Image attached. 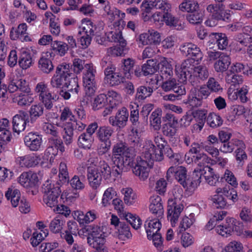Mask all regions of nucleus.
<instances>
[{"label": "nucleus", "mask_w": 252, "mask_h": 252, "mask_svg": "<svg viewBox=\"0 0 252 252\" xmlns=\"http://www.w3.org/2000/svg\"><path fill=\"white\" fill-rule=\"evenodd\" d=\"M193 58L185 60L181 64L180 82L197 86L209 77V71L205 65H197Z\"/></svg>", "instance_id": "nucleus-1"}, {"label": "nucleus", "mask_w": 252, "mask_h": 252, "mask_svg": "<svg viewBox=\"0 0 252 252\" xmlns=\"http://www.w3.org/2000/svg\"><path fill=\"white\" fill-rule=\"evenodd\" d=\"M59 181L56 184L47 181L43 185V200L44 203L52 208L58 203V198L61 193L60 186L69 183V175L65 163L62 162L60 164Z\"/></svg>", "instance_id": "nucleus-2"}, {"label": "nucleus", "mask_w": 252, "mask_h": 252, "mask_svg": "<svg viewBox=\"0 0 252 252\" xmlns=\"http://www.w3.org/2000/svg\"><path fill=\"white\" fill-rule=\"evenodd\" d=\"M200 173L199 169H195L191 174L187 175L186 168H180L177 173L176 180L186 190L192 192L201 182Z\"/></svg>", "instance_id": "nucleus-3"}, {"label": "nucleus", "mask_w": 252, "mask_h": 252, "mask_svg": "<svg viewBox=\"0 0 252 252\" xmlns=\"http://www.w3.org/2000/svg\"><path fill=\"white\" fill-rule=\"evenodd\" d=\"M102 229L95 226L92 228L88 234L87 242L89 245L95 250V252H109L105 245V239Z\"/></svg>", "instance_id": "nucleus-4"}, {"label": "nucleus", "mask_w": 252, "mask_h": 252, "mask_svg": "<svg viewBox=\"0 0 252 252\" xmlns=\"http://www.w3.org/2000/svg\"><path fill=\"white\" fill-rule=\"evenodd\" d=\"M115 65L109 63L104 70L105 80L111 87H116L126 80L125 76L122 73L116 72Z\"/></svg>", "instance_id": "nucleus-5"}, {"label": "nucleus", "mask_w": 252, "mask_h": 252, "mask_svg": "<svg viewBox=\"0 0 252 252\" xmlns=\"http://www.w3.org/2000/svg\"><path fill=\"white\" fill-rule=\"evenodd\" d=\"M157 150L152 141H149L146 143L143 147V151L141 157L151 164L152 161H161L163 159V153L160 152V150Z\"/></svg>", "instance_id": "nucleus-6"}, {"label": "nucleus", "mask_w": 252, "mask_h": 252, "mask_svg": "<svg viewBox=\"0 0 252 252\" xmlns=\"http://www.w3.org/2000/svg\"><path fill=\"white\" fill-rule=\"evenodd\" d=\"M151 163L141 157H137L135 165L132 167L133 173L141 181L146 180L149 177L151 168Z\"/></svg>", "instance_id": "nucleus-7"}, {"label": "nucleus", "mask_w": 252, "mask_h": 252, "mask_svg": "<svg viewBox=\"0 0 252 252\" xmlns=\"http://www.w3.org/2000/svg\"><path fill=\"white\" fill-rule=\"evenodd\" d=\"M24 143L31 151L37 152L42 148V136L37 132L28 133L24 138Z\"/></svg>", "instance_id": "nucleus-8"}, {"label": "nucleus", "mask_w": 252, "mask_h": 252, "mask_svg": "<svg viewBox=\"0 0 252 252\" xmlns=\"http://www.w3.org/2000/svg\"><path fill=\"white\" fill-rule=\"evenodd\" d=\"M180 50L183 56L194 59L195 62L201 61L203 58L200 49L191 42H186L181 45Z\"/></svg>", "instance_id": "nucleus-9"}, {"label": "nucleus", "mask_w": 252, "mask_h": 252, "mask_svg": "<svg viewBox=\"0 0 252 252\" xmlns=\"http://www.w3.org/2000/svg\"><path fill=\"white\" fill-rule=\"evenodd\" d=\"M158 80L156 77L155 78H152L151 81L144 85L140 86L136 89L135 97L139 100H143L147 97H150L154 92V90L157 89L156 85L158 84Z\"/></svg>", "instance_id": "nucleus-10"}, {"label": "nucleus", "mask_w": 252, "mask_h": 252, "mask_svg": "<svg viewBox=\"0 0 252 252\" xmlns=\"http://www.w3.org/2000/svg\"><path fill=\"white\" fill-rule=\"evenodd\" d=\"M206 10L215 19L225 21L229 20L230 17V13L225 10V6L222 3L209 4L207 6Z\"/></svg>", "instance_id": "nucleus-11"}, {"label": "nucleus", "mask_w": 252, "mask_h": 252, "mask_svg": "<svg viewBox=\"0 0 252 252\" xmlns=\"http://www.w3.org/2000/svg\"><path fill=\"white\" fill-rule=\"evenodd\" d=\"M30 122V119L28 113L24 111H19V113L13 118V131L19 134L25 129L27 124Z\"/></svg>", "instance_id": "nucleus-12"}, {"label": "nucleus", "mask_w": 252, "mask_h": 252, "mask_svg": "<svg viewBox=\"0 0 252 252\" xmlns=\"http://www.w3.org/2000/svg\"><path fill=\"white\" fill-rule=\"evenodd\" d=\"M129 117V112L126 107H122L116 113L115 117L109 119L110 124L114 126L124 128L126 125Z\"/></svg>", "instance_id": "nucleus-13"}, {"label": "nucleus", "mask_w": 252, "mask_h": 252, "mask_svg": "<svg viewBox=\"0 0 252 252\" xmlns=\"http://www.w3.org/2000/svg\"><path fill=\"white\" fill-rule=\"evenodd\" d=\"M167 207V219L170 221L172 226H174L178 220L183 207L182 205H177L173 199L168 200Z\"/></svg>", "instance_id": "nucleus-14"}, {"label": "nucleus", "mask_w": 252, "mask_h": 252, "mask_svg": "<svg viewBox=\"0 0 252 252\" xmlns=\"http://www.w3.org/2000/svg\"><path fill=\"white\" fill-rule=\"evenodd\" d=\"M149 209L150 212L157 218H162L164 213L161 197L155 194L150 198Z\"/></svg>", "instance_id": "nucleus-15"}, {"label": "nucleus", "mask_w": 252, "mask_h": 252, "mask_svg": "<svg viewBox=\"0 0 252 252\" xmlns=\"http://www.w3.org/2000/svg\"><path fill=\"white\" fill-rule=\"evenodd\" d=\"M208 42L216 44L220 50L226 48L228 44V39L226 34L222 32H211L208 35Z\"/></svg>", "instance_id": "nucleus-16"}, {"label": "nucleus", "mask_w": 252, "mask_h": 252, "mask_svg": "<svg viewBox=\"0 0 252 252\" xmlns=\"http://www.w3.org/2000/svg\"><path fill=\"white\" fill-rule=\"evenodd\" d=\"M226 220V224L218 225L216 228V230L220 235L227 237L232 231H238L236 226V223L238 222L234 218L227 219Z\"/></svg>", "instance_id": "nucleus-17"}, {"label": "nucleus", "mask_w": 252, "mask_h": 252, "mask_svg": "<svg viewBox=\"0 0 252 252\" xmlns=\"http://www.w3.org/2000/svg\"><path fill=\"white\" fill-rule=\"evenodd\" d=\"M138 40L143 45H145L159 43L161 39L159 33L151 29L147 33L141 34L139 36Z\"/></svg>", "instance_id": "nucleus-18"}, {"label": "nucleus", "mask_w": 252, "mask_h": 252, "mask_svg": "<svg viewBox=\"0 0 252 252\" xmlns=\"http://www.w3.org/2000/svg\"><path fill=\"white\" fill-rule=\"evenodd\" d=\"M95 167H93L105 180H109L112 177L111 168L105 160H97L94 164Z\"/></svg>", "instance_id": "nucleus-19"}, {"label": "nucleus", "mask_w": 252, "mask_h": 252, "mask_svg": "<svg viewBox=\"0 0 252 252\" xmlns=\"http://www.w3.org/2000/svg\"><path fill=\"white\" fill-rule=\"evenodd\" d=\"M200 172L201 177L203 176L206 182L210 186H215L219 183V176L214 173L213 168L210 166L199 169Z\"/></svg>", "instance_id": "nucleus-20"}, {"label": "nucleus", "mask_w": 252, "mask_h": 252, "mask_svg": "<svg viewBox=\"0 0 252 252\" xmlns=\"http://www.w3.org/2000/svg\"><path fill=\"white\" fill-rule=\"evenodd\" d=\"M87 178L90 187L94 189H96L101 184L102 177L93 167L87 169Z\"/></svg>", "instance_id": "nucleus-21"}, {"label": "nucleus", "mask_w": 252, "mask_h": 252, "mask_svg": "<svg viewBox=\"0 0 252 252\" xmlns=\"http://www.w3.org/2000/svg\"><path fill=\"white\" fill-rule=\"evenodd\" d=\"M32 93H16L13 95V102L17 103L20 106H27L31 105L34 100Z\"/></svg>", "instance_id": "nucleus-22"}, {"label": "nucleus", "mask_w": 252, "mask_h": 252, "mask_svg": "<svg viewBox=\"0 0 252 252\" xmlns=\"http://www.w3.org/2000/svg\"><path fill=\"white\" fill-rule=\"evenodd\" d=\"M239 147L245 148L246 145L243 141L234 138L221 143L220 150L223 153H231Z\"/></svg>", "instance_id": "nucleus-23"}, {"label": "nucleus", "mask_w": 252, "mask_h": 252, "mask_svg": "<svg viewBox=\"0 0 252 252\" xmlns=\"http://www.w3.org/2000/svg\"><path fill=\"white\" fill-rule=\"evenodd\" d=\"M40 160L39 156L35 154H29L18 158L19 164L21 167H32L37 165Z\"/></svg>", "instance_id": "nucleus-24"}, {"label": "nucleus", "mask_w": 252, "mask_h": 252, "mask_svg": "<svg viewBox=\"0 0 252 252\" xmlns=\"http://www.w3.org/2000/svg\"><path fill=\"white\" fill-rule=\"evenodd\" d=\"M131 149L127 146L126 143L122 141L115 144L112 148L111 160H115V158L118 160Z\"/></svg>", "instance_id": "nucleus-25"}, {"label": "nucleus", "mask_w": 252, "mask_h": 252, "mask_svg": "<svg viewBox=\"0 0 252 252\" xmlns=\"http://www.w3.org/2000/svg\"><path fill=\"white\" fill-rule=\"evenodd\" d=\"M162 218H157L152 220H147L145 223V227L147 234V237L150 238L152 234L159 232L161 227L160 220Z\"/></svg>", "instance_id": "nucleus-26"}, {"label": "nucleus", "mask_w": 252, "mask_h": 252, "mask_svg": "<svg viewBox=\"0 0 252 252\" xmlns=\"http://www.w3.org/2000/svg\"><path fill=\"white\" fill-rule=\"evenodd\" d=\"M47 53L43 54L38 61V67L45 73H49L54 69V65Z\"/></svg>", "instance_id": "nucleus-27"}, {"label": "nucleus", "mask_w": 252, "mask_h": 252, "mask_svg": "<svg viewBox=\"0 0 252 252\" xmlns=\"http://www.w3.org/2000/svg\"><path fill=\"white\" fill-rule=\"evenodd\" d=\"M44 111V106L42 104L38 103L32 105L29 111L30 122L32 124L34 123L38 118L43 116Z\"/></svg>", "instance_id": "nucleus-28"}, {"label": "nucleus", "mask_w": 252, "mask_h": 252, "mask_svg": "<svg viewBox=\"0 0 252 252\" xmlns=\"http://www.w3.org/2000/svg\"><path fill=\"white\" fill-rule=\"evenodd\" d=\"M27 30V26L26 23L20 24L17 28L12 27L10 30V38L12 40H16L18 38L22 39L24 37L26 39V37H28L25 35Z\"/></svg>", "instance_id": "nucleus-29"}, {"label": "nucleus", "mask_w": 252, "mask_h": 252, "mask_svg": "<svg viewBox=\"0 0 252 252\" xmlns=\"http://www.w3.org/2000/svg\"><path fill=\"white\" fill-rule=\"evenodd\" d=\"M114 130L109 126H102L99 127L96 131V136L101 142L111 141L110 138L112 136Z\"/></svg>", "instance_id": "nucleus-30"}, {"label": "nucleus", "mask_w": 252, "mask_h": 252, "mask_svg": "<svg viewBox=\"0 0 252 252\" xmlns=\"http://www.w3.org/2000/svg\"><path fill=\"white\" fill-rule=\"evenodd\" d=\"M191 161L194 162L200 167V168H204L206 166H209L206 164L210 163L211 158H209L204 153H200L191 157Z\"/></svg>", "instance_id": "nucleus-31"}, {"label": "nucleus", "mask_w": 252, "mask_h": 252, "mask_svg": "<svg viewBox=\"0 0 252 252\" xmlns=\"http://www.w3.org/2000/svg\"><path fill=\"white\" fill-rule=\"evenodd\" d=\"M81 30L79 31L78 34L82 35L84 33L91 37L99 33V29L90 20L86 22Z\"/></svg>", "instance_id": "nucleus-32"}, {"label": "nucleus", "mask_w": 252, "mask_h": 252, "mask_svg": "<svg viewBox=\"0 0 252 252\" xmlns=\"http://www.w3.org/2000/svg\"><path fill=\"white\" fill-rule=\"evenodd\" d=\"M96 71L93 64L86 65V70L83 73V85L89 82H95V74Z\"/></svg>", "instance_id": "nucleus-33"}, {"label": "nucleus", "mask_w": 252, "mask_h": 252, "mask_svg": "<svg viewBox=\"0 0 252 252\" xmlns=\"http://www.w3.org/2000/svg\"><path fill=\"white\" fill-rule=\"evenodd\" d=\"M230 63L229 56L225 54L222 55V57L214 63V68L216 71L222 72L227 69Z\"/></svg>", "instance_id": "nucleus-34"}, {"label": "nucleus", "mask_w": 252, "mask_h": 252, "mask_svg": "<svg viewBox=\"0 0 252 252\" xmlns=\"http://www.w3.org/2000/svg\"><path fill=\"white\" fill-rule=\"evenodd\" d=\"M72 63L70 65L71 70L75 74H80L85 68L86 70V65L93 64L92 63H86L84 60L75 57L72 60Z\"/></svg>", "instance_id": "nucleus-35"}, {"label": "nucleus", "mask_w": 252, "mask_h": 252, "mask_svg": "<svg viewBox=\"0 0 252 252\" xmlns=\"http://www.w3.org/2000/svg\"><path fill=\"white\" fill-rule=\"evenodd\" d=\"M58 99L57 95L51 92L39 98V100L43 103L46 110H51L53 106V103Z\"/></svg>", "instance_id": "nucleus-36"}, {"label": "nucleus", "mask_w": 252, "mask_h": 252, "mask_svg": "<svg viewBox=\"0 0 252 252\" xmlns=\"http://www.w3.org/2000/svg\"><path fill=\"white\" fill-rule=\"evenodd\" d=\"M162 111L157 109L154 111L150 116V123L155 130H159L161 127Z\"/></svg>", "instance_id": "nucleus-37"}, {"label": "nucleus", "mask_w": 252, "mask_h": 252, "mask_svg": "<svg viewBox=\"0 0 252 252\" xmlns=\"http://www.w3.org/2000/svg\"><path fill=\"white\" fill-rule=\"evenodd\" d=\"M179 9L183 12H193L199 9L197 2L192 0H184L179 5Z\"/></svg>", "instance_id": "nucleus-38"}, {"label": "nucleus", "mask_w": 252, "mask_h": 252, "mask_svg": "<svg viewBox=\"0 0 252 252\" xmlns=\"http://www.w3.org/2000/svg\"><path fill=\"white\" fill-rule=\"evenodd\" d=\"M64 88L70 91L72 94H77L79 91L77 78L72 76L67 79L64 83Z\"/></svg>", "instance_id": "nucleus-39"}, {"label": "nucleus", "mask_w": 252, "mask_h": 252, "mask_svg": "<svg viewBox=\"0 0 252 252\" xmlns=\"http://www.w3.org/2000/svg\"><path fill=\"white\" fill-rule=\"evenodd\" d=\"M186 104L192 107H198L202 104L201 98L198 97L196 93V88H193L190 90Z\"/></svg>", "instance_id": "nucleus-40"}, {"label": "nucleus", "mask_w": 252, "mask_h": 252, "mask_svg": "<svg viewBox=\"0 0 252 252\" xmlns=\"http://www.w3.org/2000/svg\"><path fill=\"white\" fill-rule=\"evenodd\" d=\"M51 47L53 50L60 56H63L67 53L68 47L66 43L55 40L52 42Z\"/></svg>", "instance_id": "nucleus-41"}, {"label": "nucleus", "mask_w": 252, "mask_h": 252, "mask_svg": "<svg viewBox=\"0 0 252 252\" xmlns=\"http://www.w3.org/2000/svg\"><path fill=\"white\" fill-rule=\"evenodd\" d=\"M123 65L122 68L124 75L128 78L131 74H133V68L134 67L135 61L131 58H127L122 60Z\"/></svg>", "instance_id": "nucleus-42"}, {"label": "nucleus", "mask_w": 252, "mask_h": 252, "mask_svg": "<svg viewBox=\"0 0 252 252\" xmlns=\"http://www.w3.org/2000/svg\"><path fill=\"white\" fill-rule=\"evenodd\" d=\"M121 192L124 195V200L126 204L130 205L135 202L137 196L131 188H123Z\"/></svg>", "instance_id": "nucleus-43"}, {"label": "nucleus", "mask_w": 252, "mask_h": 252, "mask_svg": "<svg viewBox=\"0 0 252 252\" xmlns=\"http://www.w3.org/2000/svg\"><path fill=\"white\" fill-rule=\"evenodd\" d=\"M207 123L211 127H218L222 125L223 120L218 114L212 112L207 116Z\"/></svg>", "instance_id": "nucleus-44"}, {"label": "nucleus", "mask_w": 252, "mask_h": 252, "mask_svg": "<svg viewBox=\"0 0 252 252\" xmlns=\"http://www.w3.org/2000/svg\"><path fill=\"white\" fill-rule=\"evenodd\" d=\"M19 65L23 69L29 68L33 63L32 59L30 53L23 52L19 57Z\"/></svg>", "instance_id": "nucleus-45"}, {"label": "nucleus", "mask_w": 252, "mask_h": 252, "mask_svg": "<svg viewBox=\"0 0 252 252\" xmlns=\"http://www.w3.org/2000/svg\"><path fill=\"white\" fill-rule=\"evenodd\" d=\"M78 141L80 147L85 149H90L91 148L93 139L90 134L84 132L79 136Z\"/></svg>", "instance_id": "nucleus-46"}, {"label": "nucleus", "mask_w": 252, "mask_h": 252, "mask_svg": "<svg viewBox=\"0 0 252 252\" xmlns=\"http://www.w3.org/2000/svg\"><path fill=\"white\" fill-rule=\"evenodd\" d=\"M71 70L70 65L69 63H63L58 65L56 68V73L68 79L73 76L71 72Z\"/></svg>", "instance_id": "nucleus-47"}, {"label": "nucleus", "mask_w": 252, "mask_h": 252, "mask_svg": "<svg viewBox=\"0 0 252 252\" xmlns=\"http://www.w3.org/2000/svg\"><path fill=\"white\" fill-rule=\"evenodd\" d=\"M86 181L85 176H74L69 181L72 188L76 190H81L85 188V182Z\"/></svg>", "instance_id": "nucleus-48"}, {"label": "nucleus", "mask_w": 252, "mask_h": 252, "mask_svg": "<svg viewBox=\"0 0 252 252\" xmlns=\"http://www.w3.org/2000/svg\"><path fill=\"white\" fill-rule=\"evenodd\" d=\"M225 80L227 84L231 86L235 87L237 85L241 84L243 82V79L241 75L227 71L225 77Z\"/></svg>", "instance_id": "nucleus-49"}, {"label": "nucleus", "mask_w": 252, "mask_h": 252, "mask_svg": "<svg viewBox=\"0 0 252 252\" xmlns=\"http://www.w3.org/2000/svg\"><path fill=\"white\" fill-rule=\"evenodd\" d=\"M66 81H67V79L65 77L55 73L51 79L50 85L53 88L63 89L64 88V83Z\"/></svg>", "instance_id": "nucleus-50"}, {"label": "nucleus", "mask_w": 252, "mask_h": 252, "mask_svg": "<svg viewBox=\"0 0 252 252\" xmlns=\"http://www.w3.org/2000/svg\"><path fill=\"white\" fill-rule=\"evenodd\" d=\"M245 148L239 147L235 151V159L238 165L242 167L248 159V156L245 151Z\"/></svg>", "instance_id": "nucleus-51"}, {"label": "nucleus", "mask_w": 252, "mask_h": 252, "mask_svg": "<svg viewBox=\"0 0 252 252\" xmlns=\"http://www.w3.org/2000/svg\"><path fill=\"white\" fill-rule=\"evenodd\" d=\"M107 37L111 42H118L121 46L126 45V40L123 38L122 32L120 31L110 32Z\"/></svg>", "instance_id": "nucleus-52"}, {"label": "nucleus", "mask_w": 252, "mask_h": 252, "mask_svg": "<svg viewBox=\"0 0 252 252\" xmlns=\"http://www.w3.org/2000/svg\"><path fill=\"white\" fill-rule=\"evenodd\" d=\"M142 67L144 76L152 75L157 71V63L153 60H148L147 63L144 64Z\"/></svg>", "instance_id": "nucleus-53"}, {"label": "nucleus", "mask_w": 252, "mask_h": 252, "mask_svg": "<svg viewBox=\"0 0 252 252\" xmlns=\"http://www.w3.org/2000/svg\"><path fill=\"white\" fill-rule=\"evenodd\" d=\"M132 152V149H131L126 154V155L123 156L121 158L118 159L119 160H120L119 161L123 162V164L124 167L129 166L130 167H133L135 165L136 161H134V155Z\"/></svg>", "instance_id": "nucleus-54"}, {"label": "nucleus", "mask_w": 252, "mask_h": 252, "mask_svg": "<svg viewBox=\"0 0 252 252\" xmlns=\"http://www.w3.org/2000/svg\"><path fill=\"white\" fill-rule=\"evenodd\" d=\"M119 235L121 239L129 238L132 236L130 231V227L127 221L120 222V226L118 227Z\"/></svg>", "instance_id": "nucleus-55"}, {"label": "nucleus", "mask_w": 252, "mask_h": 252, "mask_svg": "<svg viewBox=\"0 0 252 252\" xmlns=\"http://www.w3.org/2000/svg\"><path fill=\"white\" fill-rule=\"evenodd\" d=\"M234 39L236 42L239 43L242 47H246L252 43V36L249 34L238 33L234 36Z\"/></svg>", "instance_id": "nucleus-56"}, {"label": "nucleus", "mask_w": 252, "mask_h": 252, "mask_svg": "<svg viewBox=\"0 0 252 252\" xmlns=\"http://www.w3.org/2000/svg\"><path fill=\"white\" fill-rule=\"evenodd\" d=\"M43 233L34 232L31 239V244L33 247H36L48 234L47 229L45 230H41Z\"/></svg>", "instance_id": "nucleus-57"}, {"label": "nucleus", "mask_w": 252, "mask_h": 252, "mask_svg": "<svg viewBox=\"0 0 252 252\" xmlns=\"http://www.w3.org/2000/svg\"><path fill=\"white\" fill-rule=\"evenodd\" d=\"M131 132L133 134L135 140L133 141L138 142L139 134L144 131V126L142 123H140L139 121L131 123Z\"/></svg>", "instance_id": "nucleus-58"}, {"label": "nucleus", "mask_w": 252, "mask_h": 252, "mask_svg": "<svg viewBox=\"0 0 252 252\" xmlns=\"http://www.w3.org/2000/svg\"><path fill=\"white\" fill-rule=\"evenodd\" d=\"M250 70V67L248 65L245 66L243 64L239 63H237L230 67L229 70L227 71L231 73H234L235 74L242 72L244 74L248 75L249 72V70Z\"/></svg>", "instance_id": "nucleus-59"}, {"label": "nucleus", "mask_w": 252, "mask_h": 252, "mask_svg": "<svg viewBox=\"0 0 252 252\" xmlns=\"http://www.w3.org/2000/svg\"><path fill=\"white\" fill-rule=\"evenodd\" d=\"M125 219L127 222L130 224L135 229H138L142 224L141 219L138 217H136L131 213L126 214Z\"/></svg>", "instance_id": "nucleus-60"}, {"label": "nucleus", "mask_w": 252, "mask_h": 252, "mask_svg": "<svg viewBox=\"0 0 252 252\" xmlns=\"http://www.w3.org/2000/svg\"><path fill=\"white\" fill-rule=\"evenodd\" d=\"M207 110L205 109H197L191 112V115L196 122L205 123L207 121Z\"/></svg>", "instance_id": "nucleus-61"}, {"label": "nucleus", "mask_w": 252, "mask_h": 252, "mask_svg": "<svg viewBox=\"0 0 252 252\" xmlns=\"http://www.w3.org/2000/svg\"><path fill=\"white\" fill-rule=\"evenodd\" d=\"M178 124L173 123V124H165L162 127L163 134L168 137H172L174 136L177 132Z\"/></svg>", "instance_id": "nucleus-62"}, {"label": "nucleus", "mask_w": 252, "mask_h": 252, "mask_svg": "<svg viewBox=\"0 0 252 252\" xmlns=\"http://www.w3.org/2000/svg\"><path fill=\"white\" fill-rule=\"evenodd\" d=\"M187 19L191 24H198L202 21V14L198 10L190 12L187 15Z\"/></svg>", "instance_id": "nucleus-63"}, {"label": "nucleus", "mask_w": 252, "mask_h": 252, "mask_svg": "<svg viewBox=\"0 0 252 252\" xmlns=\"http://www.w3.org/2000/svg\"><path fill=\"white\" fill-rule=\"evenodd\" d=\"M64 221L63 220L59 218H55L50 222L49 225L50 230L53 233H59L63 228L64 224Z\"/></svg>", "instance_id": "nucleus-64"}]
</instances>
